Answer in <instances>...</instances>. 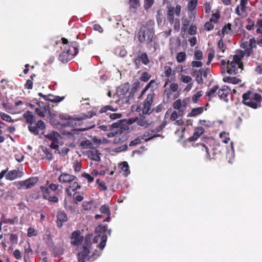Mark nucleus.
Masks as SVG:
<instances>
[{"label":"nucleus","mask_w":262,"mask_h":262,"mask_svg":"<svg viewBox=\"0 0 262 262\" xmlns=\"http://www.w3.org/2000/svg\"><path fill=\"white\" fill-rule=\"evenodd\" d=\"M181 10V7L179 5H177L176 7V8L170 6L168 8V11L167 13L168 14H172L174 15L176 14V15L177 16H179L180 15V12Z\"/></svg>","instance_id":"cd10ccee"},{"label":"nucleus","mask_w":262,"mask_h":262,"mask_svg":"<svg viewBox=\"0 0 262 262\" xmlns=\"http://www.w3.org/2000/svg\"><path fill=\"white\" fill-rule=\"evenodd\" d=\"M136 69H139L141 63L147 66L150 63V59L146 52L139 51L133 59Z\"/></svg>","instance_id":"9b49d317"},{"label":"nucleus","mask_w":262,"mask_h":262,"mask_svg":"<svg viewBox=\"0 0 262 262\" xmlns=\"http://www.w3.org/2000/svg\"><path fill=\"white\" fill-rule=\"evenodd\" d=\"M40 189L42 193V197L44 199L53 203H57L58 202L59 199L58 197L56 196H52L51 195V192L49 190V188H47L46 186H41L40 187Z\"/></svg>","instance_id":"2eb2a0df"},{"label":"nucleus","mask_w":262,"mask_h":262,"mask_svg":"<svg viewBox=\"0 0 262 262\" xmlns=\"http://www.w3.org/2000/svg\"><path fill=\"white\" fill-rule=\"evenodd\" d=\"M68 220L67 214L64 210H59L57 212L56 223L59 228H61L63 226V224L67 222Z\"/></svg>","instance_id":"a211bd4d"},{"label":"nucleus","mask_w":262,"mask_h":262,"mask_svg":"<svg viewBox=\"0 0 262 262\" xmlns=\"http://www.w3.org/2000/svg\"><path fill=\"white\" fill-rule=\"evenodd\" d=\"M181 80L185 83H188L192 81V78L190 76L182 75L181 77Z\"/></svg>","instance_id":"052dcab7"},{"label":"nucleus","mask_w":262,"mask_h":262,"mask_svg":"<svg viewBox=\"0 0 262 262\" xmlns=\"http://www.w3.org/2000/svg\"><path fill=\"white\" fill-rule=\"evenodd\" d=\"M73 167L75 172H79L81 169V165L80 162L76 161L73 163Z\"/></svg>","instance_id":"bf43d9fd"},{"label":"nucleus","mask_w":262,"mask_h":262,"mask_svg":"<svg viewBox=\"0 0 262 262\" xmlns=\"http://www.w3.org/2000/svg\"><path fill=\"white\" fill-rule=\"evenodd\" d=\"M171 68L169 66H165L164 67V73L166 77L169 78L171 75Z\"/></svg>","instance_id":"338daca9"},{"label":"nucleus","mask_w":262,"mask_h":262,"mask_svg":"<svg viewBox=\"0 0 262 262\" xmlns=\"http://www.w3.org/2000/svg\"><path fill=\"white\" fill-rule=\"evenodd\" d=\"M144 5L143 7L146 11H148L149 9L151 8L154 4V0H143Z\"/></svg>","instance_id":"09e8293b"},{"label":"nucleus","mask_w":262,"mask_h":262,"mask_svg":"<svg viewBox=\"0 0 262 262\" xmlns=\"http://www.w3.org/2000/svg\"><path fill=\"white\" fill-rule=\"evenodd\" d=\"M0 117L3 120L8 122H13L14 120L11 118V116L5 113L0 112Z\"/></svg>","instance_id":"8fccbe9b"},{"label":"nucleus","mask_w":262,"mask_h":262,"mask_svg":"<svg viewBox=\"0 0 262 262\" xmlns=\"http://www.w3.org/2000/svg\"><path fill=\"white\" fill-rule=\"evenodd\" d=\"M229 91L230 90L228 89V86L226 85L223 86L222 88L218 91L217 95L219 97L225 102H228V99L227 96L229 94Z\"/></svg>","instance_id":"412c9836"},{"label":"nucleus","mask_w":262,"mask_h":262,"mask_svg":"<svg viewBox=\"0 0 262 262\" xmlns=\"http://www.w3.org/2000/svg\"><path fill=\"white\" fill-rule=\"evenodd\" d=\"M78 42L76 41L71 42L70 46L63 47V51L59 56V60L62 63L68 62L78 53Z\"/></svg>","instance_id":"0eeeda50"},{"label":"nucleus","mask_w":262,"mask_h":262,"mask_svg":"<svg viewBox=\"0 0 262 262\" xmlns=\"http://www.w3.org/2000/svg\"><path fill=\"white\" fill-rule=\"evenodd\" d=\"M44 136L47 139L51 141L50 145V147L51 148L56 149L58 148V140L60 138V135L58 133L53 131L49 134L45 135Z\"/></svg>","instance_id":"4468645a"},{"label":"nucleus","mask_w":262,"mask_h":262,"mask_svg":"<svg viewBox=\"0 0 262 262\" xmlns=\"http://www.w3.org/2000/svg\"><path fill=\"white\" fill-rule=\"evenodd\" d=\"M37 177H32L24 181H16L13 184L16 186L18 189H28L33 187L38 182Z\"/></svg>","instance_id":"f8f14e48"},{"label":"nucleus","mask_w":262,"mask_h":262,"mask_svg":"<svg viewBox=\"0 0 262 262\" xmlns=\"http://www.w3.org/2000/svg\"><path fill=\"white\" fill-rule=\"evenodd\" d=\"M48 110H50L49 105H45L42 108H36L35 112L40 117H44L45 115H48Z\"/></svg>","instance_id":"bb28decb"},{"label":"nucleus","mask_w":262,"mask_h":262,"mask_svg":"<svg viewBox=\"0 0 262 262\" xmlns=\"http://www.w3.org/2000/svg\"><path fill=\"white\" fill-rule=\"evenodd\" d=\"M48 115L50 122L53 125L57 126L61 125L57 119V115L56 114L52 113L50 110H48Z\"/></svg>","instance_id":"c85d7f7f"},{"label":"nucleus","mask_w":262,"mask_h":262,"mask_svg":"<svg viewBox=\"0 0 262 262\" xmlns=\"http://www.w3.org/2000/svg\"><path fill=\"white\" fill-rule=\"evenodd\" d=\"M155 131L154 130H150V131H148V132H145L144 133V134H143V137L144 138V137H149L148 138L145 139V141L147 142V141H150V140L154 139L156 137H163L162 136H161L159 134L154 135L152 136V133H155Z\"/></svg>","instance_id":"c9c22d12"},{"label":"nucleus","mask_w":262,"mask_h":262,"mask_svg":"<svg viewBox=\"0 0 262 262\" xmlns=\"http://www.w3.org/2000/svg\"><path fill=\"white\" fill-rule=\"evenodd\" d=\"M203 69H201L199 70H195L193 72V76L195 77V79L199 84H201L203 82L202 78Z\"/></svg>","instance_id":"72a5a7b5"},{"label":"nucleus","mask_w":262,"mask_h":262,"mask_svg":"<svg viewBox=\"0 0 262 262\" xmlns=\"http://www.w3.org/2000/svg\"><path fill=\"white\" fill-rule=\"evenodd\" d=\"M197 4L198 0H190L188 4V11L192 12L195 9Z\"/></svg>","instance_id":"49530a36"},{"label":"nucleus","mask_w":262,"mask_h":262,"mask_svg":"<svg viewBox=\"0 0 262 262\" xmlns=\"http://www.w3.org/2000/svg\"><path fill=\"white\" fill-rule=\"evenodd\" d=\"M202 96V91L198 92L192 98V100L194 103H197L200 98Z\"/></svg>","instance_id":"680f3d73"},{"label":"nucleus","mask_w":262,"mask_h":262,"mask_svg":"<svg viewBox=\"0 0 262 262\" xmlns=\"http://www.w3.org/2000/svg\"><path fill=\"white\" fill-rule=\"evenodd\" d=\"M46 128L45 122L41 120H38L36 123H33L28 126V129L34 135H38L40 132L43 131Z\"/></svg>","instance_id":"ddd939ff"},{"label":"nucleus","mask_w":262,"mask_h":262,"mask_svg":"<svg viewBox=\"0 0 262 262\" xmlns=\"http://www.w3.org/2000/svg\"><path fill=\"white\" fill-rule=\"evenodd\" d=\"M50 250L55 257H59L64 253V249L60 246H52L50 248Z\"/></svg>","instance_id":"393cba45"},{"label":"nucleus","mask_w":262,"mask_h":262,"mask_svg":"<svg viewBox=\"0 0 262 262\" xmlns=\"http://www.w3.org/2000/svg\"><path fill=\"white\" fill-rule=\"evenodd\" d=\"M93 144L90 140L82 141L80 144V146L82 149H92Z\"/></svg>","instance_id":"4c0bfd02"},{"label":"nucleus","mask_w":262,"mask_h":262,"mask_svg":"<svg viewBox=\"0 0 262 262\" xmlns=\"http://www.w3.org/2000/svg\"><path fill=\"white\" fill-rule=\"evenodd\" d=\"M30 253H33V250L31 249L29 244L24 246V262H28L29 260Z\"/></svg>","instance_id":"c756f323"},{"label":"nucleus","mask_w":262,"mask_h":262,"mask_svg":"<svg viewBox=\"0 0 262 262\" xmlns=\"http://www.w3.org/2000/svg\"><path fill=\"white\" fill-rule=\"evenodd\" d=\"M223 81L226 83L236 84L241 82V80L235 77L226 76L223 78Z\"/></svg>","instance_id":"473e14b6"},{"label":"nucleus","mask_w":262,"mask_h":262,"mask_svg":"<svg viewBox=\"0 0 262 262\" xmlns=\"http://www.w3.org/2000/svg\"><path fill=\"white\" fill-rule=\"evenodd\" d=\"M96 183L98 185V187L100 191H104L107 190V187L104 182L100 181V179L96 180Z\"/></svg>","instance_id":"864d4df0"},{"label":"nucleus","mask_w":262,"mask_h":262,"mask_svg":"<svg viewBox=\"0 0 262 262\" xmlns=\"http://www.w3.org/2000/svg\"><path fill=\"white\" fill-rule=\"evenodd\" d=\"M129 9L133 12H136L140 6V0H129Z\"/></svg>","instance_id":"2f4dec72"},{"label":"nucleus","mask_w":262,"mask_h":262,"mask_svg":"<svg viewBox=\"0 0 262 262\" xmlns=\"http://www.w3.org/2000/svg\"><path fill=\"white\" fill-rule=\"evenodd\" d=\"M23 117L25 119L26 123L29 125L35 122V116L31 111H27L24 114Z\"/></svg>","instance_id":"a878e982"},{"label":"nucleus","mask_w":262,"mask_h":262,"mask_svg":"<svg viewBox=\"0 0 262 262\" xmlns=\"http://www.w3.org/2000/svg\"><path fill=\"white\" fill-rule=\"evenodd\" d=\"M155 95V94L154 91H151L150 93L147 95V98L144 101V102L151 105Z\"/></svg>","instance_id":"c03bdc74"},{"label":"nucleus","mask_w":262,"mask_h":262,"mask_svg":"<svg viewBox=\"0 0 262 262\" xmlns=\"http://www.w3.org/2000/svg\"><path fill=\"white\" fill-rule=\"evenodd\" d=\"M1 220L2 221V223L9 225L17 224L19 221V219L17 216H15L12 219H9L4 213L2 215Z\"/></svg>","instance_id":"4be33fe9"},{"label":"nucleus","mask_w":262,"mask_h":262,"mask_svg":"<svg viewBox=\"0 0 262 262\" xmlns=\"http://www.w3.org/2000/svg\"><path fill=\"white\" fill-rule=\"evenodd\" d=\"M123 134V131H120V133H118V132L115 131V132H110L107 134L106 136L108 138H112L115 137L114 142L115 143H119L120 142H123V141L126 140V137H122L121 138V136H122V134Z\"/></svg>","instance_id":"6ab92c4d"},{"label":"nucleus","mask_w":262,"mask_h":262,"mask_svg":"<svg viewBox=\"0 0 262 262\" xmlns=\"http://www.w3.org/2000/svg\"><path fill=\"white\" fill-rule=\"evenodd\" d=\"M36 235L35 230L32 227H29L27 230V236L28 237H31L35 236Z\"/></svg>","instance_id":"774afa93"},{"label":"nucleus","mask_w":262,"mask_h":262,"mask_svg":"<svg viewBox=\"0 0 262 262\" xmlns=\"http://www.w3.org/2000/svg\"><path fill=\"white\" fill-rule=\"evenodd\" d=\"M87 154L88 158L91 160L97 162L100 161V155L101 153H100L97 149L94 148H92L88 151Z\"/></svg>","instance_id":"5701e85b"},{"label":"nucleus","mask_w":262,"mask_h":262,"mask_svg":"<svg viewBox=\"0 0 262 262\" xmlns=\"http://www.w3.org/2000/svg\"><path fill=\"white\" fill-rule=\"evenodd\" d=\"M217 47L219 49H220L223 53L225 52V50L226 48V46L223 42V39H220L218 42Z\"/></svg>","instance_id":"69168bd1"},{"label":"nucleus","mask_w":262,"mask_h":262,"mask_svg":"<svg viewBox=\"0 0 262 262\" xmlns=\"http://www.w3.org/2000/svg\"><path fill=\"white\" fill-rule=\"evenodd\" d=\"M96 115V113L89 111L86 114H83L78 116H75L73 118H70L69 116H67L64 114H59L58 117L62 120H68L67 122V125H71L76 127V130L84 131L90 129L94 126V125H92L91 123L84 124V121L88 118H91Z\"/></svg>","instance_id":"f257e3e1"},{"label":"nucleus","mask_w":262,"mask_h":262,"mask_svg":"<svg viewBox=\"0 0 262 262\" xmlns=\"http://www.w3.org/2000/svg\"><path fill=\"white\" fill-rule=\"evenodd\" d=\"M205 132V129L202 126L195 127L193 136L189 138V141H193L197 140Z\"/></svg>","instance_id":"b1692460"},{"label":"nucleus","mask_w":262,"mask_h":262,"mask_svg":"<svg viewBox=\"0 0 262 262\" xmlns=\"http://www.w3.org/2000/svg\"><path fill=\"white\" fill-rule=\"evenodd\" d=\"M194 59L196 60H201L203 58V52L200 50H196L194 52Z\"/></svg>","instance_id":"e2e57ef3"},{"label":"nucleus","mask_w":262,"mask_h":262,"mask_svg":"<svg viewBox=\"0 0 262 262\" xmlns=\"http://www.w3.org/2000/svg\"><path fill=\"white\" fill-rule=\"evenodd\" d=\"M231 25L229 23L226 24L222 29V34L224 36L225 34H230L232 32Z\"/></svg>","instance_id":"37998d69"},{"label":"nucleus","mask_w":262,"mask_h":262,"mask_svg":"<svg viewBox=\"0 0 262 262\" xmlns=\"http://www.w3.org/2000/svg\"><path fill=\"white\" fill-rule=\"evenodd\" d=\"M140 88V82L139 81L135 82L129 91L130 85L127 83H124L120 89V100L123 104H130L134 99L135 93Z\"/></svg>","instance_id":"7ed1b4c3"},{"label":"nucleus","mask_w":262,"mask_h":262,"mask_svg":"<svg viewBox=\"0 0 262 262\" xmlns=\"http://www.w3.org/2000/svg\"><path fill=\"white\" fill-rule=\"evenodd\" d=\"M150 78L151 75L147 72H144L141 75L140 79L142 81L147 82L149 80Z\"/></svg>","instance_id":"5fc2aeb1"},{"label":"nucleus","mask_w":262,"mask_h":262,"mask_svg":"<svg viewBox=\"0 0 262 262\" xmlns=\"http://www.w3.org/2000/svg\"><path fill=\"white\" fill-rule=\"evenodd\" d=\"M64 98V97H60L58 96H54L52 94L48 95V98L46 99V101H49L54 103H58L62 100H63Z\"/></svg>","instance_id":"f704fd0d"},{"label":"nucleus","mask_w":262,"mask_h":262,"mask_svg":"<svg viewBox=\"0 0 262 262\" xmlns=\"http://www.w3.org/2000/svg\"><path fill=\"white\" fill-rule=\"evenodd\" d=\"M95 231L97 235L94 238V241L98 237H101V241L98 245V247L100 249L102 250L105 247L107 241L106 233L107 231V226L106 225H99L96 228Z\"/></svg>","instance_id":"9d476101"},{"label":"nucleus","mask_w":262,"mask_h":262,"mask_svg":"<svg viewBox=\"0 0 262 262\" xmlns=\"http://www.w3.org/2000/svg\"><path fill=\"white\" fill-rule=\"evenodd\" d=\"M257 45L262 47V34L258 35L256 38L252 37L248 41L243 42L241 47L246 51V56L249 57L253 54V49H256Z\"/></svg>","instance_id":"6e6552de"},{"label":"nucleus","mask_w":262,"mask_h":262,"mask_svg":"<svg viewBox=\"0 0 262 262\" xmlns=\"http://www.w3.org/2000/svg\"><path fill=\"white\" fill-rule=\"evenodd\" d=\"M83 241V236L81 235L79 231H75L72 233L71 236V243L72 245L78 246L82 244Z\"/></svg>","instance_id":"dca6fc26"},{"label":"nucleus","mask_w":262,"mask_h":262,"mask_svg":"<svg viewBox=\"0 0 262 262\" xmlns=\"http://www.w3.org/2000/svg\"><path fill=\"white\" fill-rule=\"evenodd\" d=\"M247 7L245 5H238L235 8V13L238 15L241 16L242 13L246 10Z\"/></svg>","instance_id":"a18cd8bd"},{"label":"nucleus","mask_w":262,"mask_h":262,"mask_svg":"<svg viewBox=\"0 0 262 262\" xmlns=\"http://www.w3.org/2000/svg\"><path fill=\"white\" fill-rule=\"evenodd\" d=\"M246 56V51L241 50L238 54L234 55L233 60L230 62L228 60L227 72L229 74H236L239 69L243 70L244 66L242 62V59L244 56Z\"/></svg>","instance_id":"39448f33"},{"label":"nucleus","mask_w":262,"mask_h":262,"mask_svg":"<svg viewBox=\"0 0 262 262\" xmlns=\"http://www.w3.org/2000/svg\"><path fill=\"white\" fill-rule=\"evenodd\" d=\"M262 96L253 91L249 90L242 95L243 104L253 109H257L261 106Z\"/></svg>","instance_id":"20e7f679"},{"label":"nucleus","mask_w":262,"mask_h":262,"mask_svg":"<svg viewBox=\"0 0 262 262\" xmlns=\"http://www.w3.org/2000/svg\"><path fill=\"white\" fill-rule=\"evenodd\" d=\"M78 178H77L76 180L73 181L71 183H70V185L69 187L72 189V191H75L77 189H80L81 188V185L78 182Z\"/></svg>","instance_id":"ea45409f"},{"label":"nucleus","mask_w":262,"mask_h":262,"mask_svg":"<svg viewBox=\"0 0 262 262\" xmlns=\"http://www.w3.org/2000/svg\"><path fill=\"white\" fill-rule=\"evenodd\" d=\"M197 32V28L195 25H191L188 30V33L190 35H195Z\"/></svg>","instance_id":"13d9d810"},{"label":"nucleus","mask_w":262,"mask_h":262,"mask_svg":"<svg viewBox=\"0 0 262 262\" xmlns=\"http://www.w3.org/2000/svg\"><path fill=\"white\" fill-rule=\"evenodd\" d=\"M42 151L45 154V158H46L47 159L49 160H51L53 159V156L52 154L50 151V149L47 147H45L42 149Z\"/></svg>","instance_id":"603ef678"},{"label":"nucleus","mask_w":262,"mask_h":262,"mask_svg":"<svg viewBox=\"0 0 262 262\" xmlns=\"http://www.w3.org/2000/svg\"><path fill=\"white\" fill-rule=\"evenodd\" d=\"M23 172L18 170H12L9 171L6 174L5 178L7 180L12 181L14 179H16L18 178H20L23 176Z\"/></svg>","instance_id":"aec40b11"},{"label":"nucleus","mask_w":262,"mask_h":262,"mask_svg":"<svg viewBox=\"0 0 262 262\" xmlns=\"http://www.w3.org/2000/svg\"><path fill=\"white\" fill-rule=\"evenodd\" d=\"M204 107H198L192 108L191 112L187 115V117H193L201 114L204 111Z\"/></svg>","instance_id":"7c9ffc66"},{"label":"nucleus","mask_w":262,"mask_h":262,"mask_svg":"<svg viewBox=\"0 0 262 262\" xmlns=\"http://www.w3.org/2000/svg\"><path fill=\"white\" fill-rule=\"evenodd\" d=\"M81 176L86 179L87 180H88V182L89 183H92L94 181V178L93 177H92L90 174L88 173H86V172H83L82 174H81Z\"/></svg>","instance_id":"0e129e2a"},{"label":"nucleus","mask_w":262,"mask_h":262,"mask_svg":"<svg viewBox=\"0 0 262 262\" xmlns=\"http://www.w3.org/2000/svg\"><path fill=\"white\" fill-rule=\"evenodd\" d=\"M123 125V123L121 120H119L117 122L113 123L111 126H110L109 127L111 128H116L117 130L116 132H118L120 133V131L122 130V127Z\"/></svg>","instance_id":"a19ab883"},{"label":"nucleus","mask_w":262,"mask_h":262,"mask_svg":"<svg viewBox=\"0 0 262 262\" xmlns=\"http://www.w3.org/2000/svg\"><path fill=\"white\" fill-rule=\"evenodd\" d=\"M186 59V54L184 52H179L176 56V59L178 63L183 62Z\"/></svg>","instance_id":"58836bf2"},{"label":"nucleus","mask_w":262,"mask_h":262,"mask_svg":"<svg viewBox=\"0 0 262 262\" xmlns=\"http://www.w3.org/2000/svg\"><path fill=\"white\" fill-rule=\"evenodd\" d=\"M154 25L155 23L151 20L141 24L136 34L138 40L140 43L146 42V44L148 45L152 41L155 34Z\"/></svg>","instance_id":"f03ea898"},{"label":"nucleus","mask_w":262,"mask_h":262,"mask_svg":"<svg viewBox=\"0 0 262 262\" xmlns=\"http://www.w3.org/2000/svg\"><path fill=\"white\" fill-rule=\"evenodd\" d=\"M117 109H114L113 106L110 105H105L102 107L99 111V113H106L108 111H116Z\"/></svg>","instance_id":"6e6d98bb"},{"label":"nucleus","mask_w":262,"mask_h":262,"mask_svg":"<svg viewBox=\"0 0 262 262\" xmlns=\"http://www.w3.org/2000/svg\"><path fill=\"white\" fill-rule=\"evenodd\" d=\"M77 177L73 174L68 173H61L59 176L58 180L61 183H71L73 181L76 180Z\"/></svg>","instance_id":"f3484780"},{"label":"nucleus","mask_w":262,"mask_h":262,"mask_svg":"<svg viewBox=\"0 0 262 262\" xmlns=\"http://www.w3.org/2000/svg\"><path fill=\"white\" fill-rule=\"evenodd\" d=\"M92 245L91 241L85 239L80 252L77 254L78 262H92V257L89 255L90 249Z\"/></svg>","instance_id":"1a4fd4ad"},{"label":"nucleus","mask_w":262,"mask_h":262,"mask_svg":"<svg viewBox=\"0 0 262 262\" xmlns=\"http://www.w3.org/2000/svg\"><path fill=\"white\" fill-rule=\"evenodd\" d=\"M198 146L202 151H205L206 158L208 160H221L223 157L222 147L219 144L210 145L208 147L205 144L200 143L198 144Z\"/></svg>","instance_id":"423d86ee"},{"label":"nucleus","mask_w":262,"mask_h":262,"mask_svg":"<svg viewBox=\"0 0 262 262\" xmlns=\"http://www.w3.org/2000/svg\"><path fill=\"white\" fill-rule=\"evenodd\" d=\"M144 139V138L141 136L138 137L135 140L130 142L129 144V146H135L141 143V140Z\"/></svg>","instance_id":"4d7b16f0"},{"label":"nucleus","mask_w":262,"mask_h":262,"mask_svg":"<svg viewBox=\"0 0 262 262\" xmlns=\"http://www.w3.org/2000/svg\"><path fill=\"white\" fill-rule=\"evenodd\" d=\"M219 85H214L210 90L206 93V96L209 98V100H210L211 97H214L215 95V93L217 90H219Z\"/></svg>","instance_id":"e433bc0d"},{"label":"nucleus","mask_w":262,"mask_h":262,"mask_svg":"<svg viewBox=\"0 0 262 262\" xmlns=\"http://www.w3.org/2000/svg\"><path fill=\"white\" fill-rule=\"evenodd\" d=\"M120 166L121 169H122L125 172L124 175L125 176H127L130 172L129 170V166L127 162L126 161H123L121 162L120 164Z\"/></svg>","instance_id":"79ce46f5"},{"label":"nucleus","mask_w":262,"mask_h":262,"mask_svg":"<svg viewBox=\"0 0 262 262\" xmlns=\"http://www.w3.org/2000/svg\"><path fill=\"white\" fill-rule=\"evenodd\" d=\"M151 105L149 104L143 102V107L142 108V113L143 114H150L152 112L151 110Z\"/></svg>","instance_id":"de8ad7c7"},{"label":"nucleus","mask_w":262,"mask_h":262,"mask_svg":"<svg viewBox=\"0 0 262 262\" xmlns=\"http://www.w3.org/2000/svg\"><path fill=\"white\" fill-rule=\"evenodd\" d=\"M100 212L103 214H105L109 216L111 215V211L108 206L103 205L100 208Z\"/></svg>","instance_id":"3c124183"}]
</instances>
